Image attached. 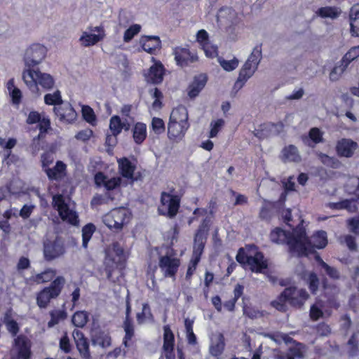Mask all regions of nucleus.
Returning <instances> with one entry per match:
<instances>
[{
    "label": "nucleus",
    "instance_id": "obj_1",
    "mask_svg": "<svg viewBox=\"0 0 359 359\" xmlns=\"http://www.w3.org/2000/svg\"><path fill=\"white\" fill-rule=\"evenodd\" d=\"M303 222L302 219L297 226L291 227L292 231H285L280 227H275L269 233V240L271 243L278 245H287L289 252L302 257L306 252V243L302 240L308 241Z\"/></svg>",
    "mask_w": 359,
    "mask_h": 359
},
{
    "label": "nucleus",
    "instance_id": "obj_2",
    "mask_svg": "<svg viewBox=\"0 0 359 359\" xmlns=\"http://www.w3.org/2000/svg\"><path fill=\"white\" fill-rule=\"evenodd\" d=\"M236 261L244 270L255 274H263L269 269V259L255 244H246L245 247L238 248Z\"/></svg>",
    "mask_w": 359,
    "mask_h": 359
},
{
    "label": "nucleus",
    "instance_id": "obj_3",
    "mask_svg": "<svg viewBox=\"0 0 359 359\" xmlns=\"http://www.w3.org/2000/svg\"><path fill=\"white\" fill-rule=\"evenodd\" d=\"M309 298V294L305 289L288 286L278 295L276 299L271 301V304L278 311L286 313L288 311L287 304L294 309H302Z\"/></svg>",
    "mask_w": 359,
    "mask_h": 359
},
{
    "label": "nucleus",
    "instance_id": "obj_4",
    "mask_svg": "<svg viewBox=\"0 0 359 359\" xmlns=\"http://www.w3.org/2000/svg\"><path fill=\"white\" fill-rule=\"evenodd\" d=\"M22 80L28 89L36 96L40 95L39 85L45 90H50L55 85L53 77L49 74L41 72L38 67L23 70Z\"/></svg>",
    "mask_w": 359,
    "mask_h": 359
},
{
    "label": "nucleus",
    "instance_id": "obj_5",
    "mask_svg": "<svg viewBox=\"0 0 359 359\" xmlns=\"http://www.w3.org/2000/svg\"><path fill=\"white\" fill-rule=\"evenodd\" d=\"M127 257L123 246L118 242H114L111 247L106 250L105 257V272L107 278L109 280H112V274L115 270H118L120 272L126 269Z\"/></svg>",
    "mask_w": 359,
    "mask_h": 359
},
{
    "label": "nucleus",
    "instance_id": "obj_6",
    "mask_svg": "<svg viewBox=\"0 0 359 359\" xmlns=\"http://www.w3.org/2000/svg\"><path fill=\"white\" fill-rule=\"evenodd\" d=\"M65 278L62 276H57L50 282L48 286H46L36 293V305L40 309H46L51 302V299H56L62 293L65 287Z\"/></svg>",
    "mask_w": 359,
    "mask_h": 359
},
{
    "label": "nucleus",
    "instance_id": "obj_7",
    "mask_svg": "<svg viewBox=\"0 0 359 359\" xmlns=\"http://www.w3.org/2000/svg\"><path fill=\"white\" fill-rule=\"evenodd\" d=\"M262 59V46L257 45L252 49V53L250 54L243 67H241L240 74H238V79L234 84L235 89H241L243 88L247 81L250 79L257 69L258 65Z\"/></svg>",
    "mask_w": 359,
    "mask_h": 359
},
{
    "label": "nucleus",
    "instance_id": "obj_8",
    "mask_svg": "<svg viewBox=\"0 0 359 359\" xmlns=\"http://www.w3.org/2000/svg\"><path fill=\"white\" fill-rule=\"evenodd\" d=\"M51 205L54 210L58 212L61 219L72 226L79 224V219L76 211L72 210L65 202V196L60 194H56L53 196V202Z\"/></svg>",
    "mask_w": 359,
    "mask_h": 359
},
{
    "label": "nucleus",
    "instance_id": "obj_9",
    "mask_svg": "<svg viewBox=\"0 0 359 359\" xmlns=\"http://www.w3.org/2000/svg\"><path fill=\"white\" fill-rule=\"evenodd\" d=\"M181 199L180 195L162 191L160 196L159 215L170 219L175 217L179 213Z\"/></svg>",
    "mask_w": 359,
    "mask_h": 359
},
{
    "label": "nucleus",
    "instance_id": "obj_10",
    "mask_svg": "<svg viewBox=\"0 0 359 359\" xmlns=\"http://www.w3.org/2000/svg\"><path fill=\"white\" fill-rule=\"evenodd\" d=\"M46 55V47L39 43L33 44L26 49L25 53V69L38 68L37 65L42 62Z\"/></svg>",
    "mask_w": 359,
    "mask_h": 359
},
{
    "label": "nucleus",
    "instance_id": "obj_11",
    "mask_svg": "<svg viewBox=\"0 0 359 359\" xmlns=\"http://www.w3.org/2000/svg\"><path fill=\"white\" fill-rule=\"evenodd\" d=\"M172 54L177 66L181 68L190 67L198 61V56L188 48L177 46L173 48Z\"/></svg>",
    "mask_w": 359,
    "mask_h": 359
},
{
    "label": "nucleus",
    "instance_id": "obj_12",
    "mask_svg": "<svg viewBox=\"0 0 359 359\" xmlns=\"http://www.w3.org/2000/svg\"><path fill=\"white\" fill-rule=\"evenodd\" d=\"M128 217L126 209L115 208L106 215L104 223L109 229L118 231H121L126 224Z\"/></svg>",
    "mask_w": 359,
    "mask_h": 359
},
{
    "label": "nucleus",
    "instance_id": "obj_13",
    "mask_svg": "<svg viewBox=\"0 0 359 359\" xmlns=\"http://www.w3.org/2000/svg\"><path fill=\"white\" fill-rule=\"evenodd\" d=\"M359 56V46H353L344 55L341 60L339 66H335L330 72V79L332 81H337L339 76L347 69L351 61L354 60Z\"/></svg>",
    "mask_w": 359,
    "mask_h": 359
},
{
    "label": "nucleus",
    "instance_id": "obj_14",
    "mask_svg": "<svg viewBox=\"0 0 359 359\" xmlns=\"http://www.w3.org/2000/svg\"><path fill=\"white\" fill-rule=\"evenodd\" d=\"M158 266L165 278H175L180 266V260L172 255H165L159 257Z\"/></svg>",
    "mask_w": 359,
    "mask_h": 359
},
{
    "label": "nucleus",
    "instance_id": "obj_15",
    "mask_svg": "<svg viewBox=\"0 0 359 359\" xmlns=\"http://www.w3.org/2000/svg\"><path fill=\"white\" fill-rule=\"evenodd\" d=\"M307 248V252L302 257H306L309 254L315 253L314 249H323L327 245V234L325 231L320 230L313 233L308 241L302 240Z\"/></svg>",
    "mask_w": 359,
    "mask_h": 359
},
{
    "label": "nucleus",
    "instance_id": "obj_16",
    "mask_svg": "<svg viewBox=\"0 0 359 359\" xmlns=\"http://www.w3.org/2000/svg\"><path fill=\"white\" fill-rule=\"evenodd\" d=\"M117 163L118 169H119L121 176L130 180L131 182H137L138 180H140V172H137V174L135 175V169H137V166L135 164L130 161L128 158L123 157L119 158L117 160Z\"/></svg>",
    "mask_w": 359,
    "mask_h": 359
},
{
    "label": "nucleus",
    "instance_id": "obj_17",
    "mask_svg": "<svg viewBox=\"0 0 359 359\" xmlns=\"http://www.w3.org/2000/svg\"><path fill=\"white\" fill-rule=\"evenodd\" d=\"M208 225L206 219L202 221L194 237L193 253L203 254L207 242Z\"/></svg>",
    "mask_w": 359,
    "mask_h": 359
},
{
    "label": "nucleus",
    "instance_id": "obj_18",
    "mask_svg": "<svg viewBox=\"0 0 359 359\" xmlns=\"http://www.w3.org/2000/svg\"><path fill=\"white\" fill-rule=\"evenodd\" d=\"M163 352L165 359H175V336L170 325L163 326Z\"/></svg>",
    "mask_w": 359,
    "mask_h": 359
},
{
    "label": "nucleus",
    "instance_id": "obj_19",
    "mask_svg": "<svg viewBox=\"0 0 359 359\" xmlns=\"http://www.w3.org/2000/svg\"><path fill=\"white\" fill-rule=\"evenodd\" d=\"M190 128V123L168 122V138L173 142H180L184 138Z\"/></svg>",
    "mask_w": 359,
    "mask_h": 359
},
{
    "label": "nucleus",
    "instance_id": "obj_20",
    "mask_svg": "<svg viewBox=\"0 0 359 359\" xmlns=\"http://www.w3.org/2000/svg\"><path fill=\"white\" fill-rule=\"evenodd\" d=\"M53 113L62 123H72L76 120L77 114L69 102L53 107Z\"/></svg>",
    "mask_w": 359,
    "mask_h": 359
},
{
    "label": "nucleus",
    "instance_id": "obj_21",
    "mask_svg": "<svg viewBox=\"0 0 359 359\" xmlns=\"http://www.w3.org/2000/svg\"><path fill=\"white\" fill-rule=\"evenodd\" d=\"M74 341H75L76 350L83 359H91L90 351V343L84 334L79 330H74L72 332Z\"/></svg>",
    "mask_w": 359,
    "mask_h": 359
},
{
    "label": "nucleus",
    "instance_id": "obj_22",
    "mask_svg": "<svg viewBox=\"0 0 359 359\" xmlns=\"http://www.w3.org/2000/svg\"><path fill=\"white\" fill-rule=\"evenodd\" d=\"M93 180H95L96 187L98 188L103 187L108 191L120 188L121 184V177H114L109 179V177L101 171L95 173V177H93Z\"/></svg>",
    "mask_w": 359,
    "mask_h": 359
},
{
    "label": "nucleus",
    "instance_id": "obj_23",
    "mask_svg": "<svg viewBox=\"0 0 359 359\" xmlns=\"http://www.w3.org/2000/svg\"><path fill=\"white\" fill-rule=\"evenodd\" d=\"M358 148V144L348 138L339 139L336 143V152L339 157L349 158L353 156Z\"/></svg>",
    "mask_w": 359,
    "mask_h": 359
},
{
    "label": "nucleus",
    "instance_id": "obj_24",
    "mask_svg": "<svg viewBox=\"0 0 359 359\" xmlns=\"http://www.w3.org/2000/svg\"><path fill=\"white\" fill-rule=\"evenodd\" d=\"M14 347L16 348V359H31V344L25 334H20L14 339Z\"/></svg>",
    "mask_w": 359,
    "mask_h": 359
},
{
    "label": "nucleus",
    "instance_id": "obj_25",
    "mask_svg": "<svg viewBox=\"0 0 359 359\" xmlns=\"http://www.w3.org/2000/svg\"><path fill=\"white\" fill-rule=\"evenodd\" d=\"M65 246L62 243L56 239L44 245V259L51 262L65 253Z\"/></svg>",
    "mask_w": 359,
    "mask_h": 359
},
{
    "label": "nucleus",
    "instance_id": "obj_26",
    "mask_svg": "<svg viewBox=\"0 0 359 359\" xmlns=\"http://www.w3.org/2000/svg\"><path fill=\"white\" fill-rule=\"evenodd\" d=\"M90 339L93 345L106 348L111 346V337L109 332L97 327L90 331Z\"/></svg>",
    "mask_w": 359,
    "mask_h": 359
},
{
    "label": "nucleus",
    "instance_id": "obj_27",
    "mask_svg": "<svg viewBox=\"0 0 359 359\" xmlns=\"http://www.w3.org/2000/svg\"><path fill=\"white\" fill-rule=\"evenodd\" d=\"M163 75H165V67L160 62H157L151 66L147 73L144 74L146 81L154 85L162 83Z\"/></svg>",
    "mask_w": 359,
    "mask_h": 359
},
{
    "label": "nucleus",
    "instance_id": "obj_28",
    "mask_svg": "<svg viewBox=\"0 0 359 359\" xmlns=\"http://www.w3.org/2000/svg\"><path fill=\"white\" fill-rule=\"evenodd\" d=\"M66 164L64 163L62 161H57L55 163V165L53 168H42L43 171L47 175L48 180L50 181H55L60 182L64 179L66 176Z\"/></svg>",
    "mask_w": 359,
    "mask_h": 359
},
{
    "label": "nucleus",
    "instance_id": "obj_29",
    "mask_svg": "<svg viewBox=\"0 0 359 359\" xmlns=\"http://www.w3.org/2000/svg\"><path fill=\"white\" fill-rule=\"evenodd\" d=\"M208 81V76L205 74H198L194 77L191 83L188 86V96L194 99L198 96L199 93L204 89Z\"/></svg>",
    "mask_w": 359,
    "mask_h": 359
},
{
    "label": "nucleus",
    "instance_id": "obj_30",
    "mask_svg": "<svg viewBox=\"0 0 359 359\" xmlns=\"http://www.w3.org/2000/svg\"><path fill=\"white\" fill-rule=\"evenodd\" d=\"M170 123H189L188 110L185 106L180 104L171 111Z\"/></svg>",
    "mask_w": 359,
    "mask_h": 359
},
{
    "label": "nucleus",
    "instance_id": "obj_31",
    "mask_svg": "<svg viewBox=\"0 0 359 359\" xmlns=\"http://www.w3.org/2000/svg\"><path fill=\"white\" fill-rule=\"evenodd\" d=\"M65 304L66 303L62 304V309H53L50 313H48L50 319L47 323L48 328H53L55 325L59 324L60 322L67 318V312L66 311Z\"/></svg>",
    "mask_w": 359,
    "mask_h": 359
},
{
    "label": "nucleus",
    "instance_id": "obj_32",
    "mask_svg": "<svg viewBox=\"0 0 359 359\" xmlns=\"http://www.w3.org/2000/svg\"><path fill=\"white\" fill-rule=\"evenodd\" d=\"M142 47L143 50L147 53L154 54V52L161 47L159 36H143L142 39Z\"/></svg>",
    "mask_w": 359,
    "mask_h": 359
},
{
    "label": "nucleus",
    "instance_id": "obj_33",
    "mask_svg": "<svg viewBox=\"0 0 359 359\" xmlns=\"http://www.w3.org/2000/svg\"><path fill=\"white\" fill-rule=\"evenodd\" d=\"M132 137L137 144H142L147 138V125L142 122H136L132 128Z\"/></svg>",
    "mask_w": 359,
    "mask_h": 359
},
{
    "label": "nucleus",
    "instance_id": "obj_34",
    "mask_svg": "<svg viewBox=\"0 0 359 359\" xmlns=\"http://www.w3.org/2000/svg\"><path fill=\"white\" fill-rule=\"evenodd\" d=\"M283 161L285 162L298 163L301 161L299 151L297 147L293 144L283 147L282 151Z\"/></svg>",
    "mask_w": 359,
    "mask_h": 359
},
{
    "label": "nucleus",
    "instance_id": "obj_35",
    "mask_svg": "<svg viewBox=\"0 0 359 359\" xmlns=\"http://www.w3.org/2000/svg\"><path fill=\"white\" fill-rule=\"evenodd\" d=\"M123 331H125V336L123 337V346L128 349L135 346L137 344V339H135V325H123Z\"/></svg>",
    "mask_w": 359,
    "mask_h": 359
},
{
    "label": "nucleus",
    "instance_id": "obj_36",
    "mask_svg": "<svg viewBox=\"0 0 359 359\" xmlns=\"http://www.w3.org/2000/svg\"><path fill=\"white\" fill-rule=\"evenodd\" d=\"M55 275L56 271L55 269L48 268L40 273H36L34 276H32L29 280H30L31 282L39 285L50 281L52 282L54 280V276Z\"/></svg>",
    "mask_w": 359,
    "mask_h": 359
},
{
    "label": "nucleus",
    "instance_id": "obj_37",
    "mask_svg": "<svg viewBox=\"0 0 359 359\" xmlns=\"http://www.w3.org/2000/svg\"><path fill=\"white\" fill-rule=\"evenodd\" d=\"M105 36L106 34L104 33L89 34L88 32H83L81 38H79V41H81V44L84 47H90L102 41Z\"/></svg>",
    "mask_w": 359,
    "mask_h": 359
},
{
    "label": "nucleus",
    "instance_id": "obj_38",
    "mask_svg": "<svg viewBox=\"0 0 359 359\" xmlns=\"http://www.w3.org/2000/svg\"><path fill=\"white\" fill-rule=\"evenodd\" d=\"M330 207L334 210H347L350 212H354L357 210L355 200L345 199L339 202H334L330 204Z\"/></svg>",
    "mask_w": 359,
    "mask_h": 359
},
{
    "label": "nucleus",
    "instance_id": "obj_39",
    "mask_svg": "<svg viewBox=\"0 0 359 359\" xmlns=\"http://www.w3.org/2000/svg\"><path fill=\"white\" fill-rule=\"evenodd\" d=\"M317 15L325 18H330L331 19H337L339 18L341 11L339 7L335 6H325L318 8L316 11Z\"/></svg>",
    "mask_w": 359,
    "mask_h": 359
},
{
    "label": "nucleus",
    "instance_id": "obj_40",
    "mask_svg": "<svg viewBox=\"0 0 359 359\" xmlns=\"http://www.w3.org/2000/svg\"><path fill=\"white\" fill-rule=\"evenodd\" d=\"M4 324L6 325V330L8 331L12 336L16 337L18 332L20 331V326L18 323L11 318V313L8 311L4 316Z\"/></svg>",
    "mask_w": 359,
    "mask_h": 359
},
{
    "label": "nucleus",
    "instance_id": "obj_41",
    "mask_svg": "<svg viewBox=\"0 0 359 359\" xmlns=\"http://www.w3.org/2000/svg\"><path fill=\"white\" fill-rule=\"evenodd\" d=\"M202 255L203 254L192 253L189 263H188L187 273H185V279H187V280H191L193 277V275L196 271L197 266H198L201 260Z\"/></svg>",
    "mask_w": 359,
    "mask_h": 359
},
{
    "label": "nucleus",
    "instance_id": "obj_42",
    "mask_svg": "<svg viewBox=\"0 0 359 359\" xmlns=\"http://www.w3.org/2000/svg\"><path fill=\"white\" fill-rule=\"evenodd\" d=\"M45 104L48 106H60L65 104L62 99V94L59 90H56L53 93H47L44 95Z\"/></svg>",
    "mask_w": 359,
    "mask_h": 359
},
{
    "label": "nucleus",
    "instance_id": "obj_43",
    "mask_svg": "<svg viewBox=\"0 0 359 359\" xmlns=\"http://www.w3.org/2000/svg\"><path fill=\"white\" fill-rule=\"evenodd\" d=\"M88 320V313L85 311H79L73 313L72 324L74 326L79 328H83L87 325Z\"/></svg>",
    "mask_w": 359,
    "mask_h": 359
},
{
    "label": "nucleus",
    "instance_id": "obj_44",
    "mask_svg": "<svg viewBox=\"0 0 359 359\" xmlns=\"http://www.w3.org/2000/svg\"><path fill=\"white\" fill-rule=\"evenodd\" d=\"M94 232H95V225L92 223H89L82 227V247H83L84 249H87L88 243L93 236Z\"/></svg>",
    "mask_w": 359,
    "mask_h": 359
},
{
    "label": "nucleus",
    "instance_id": "obj_45",
    "mask_svg": "<svg viewBox=\"0 0 359 359\" xmlns=\"http://www.w3.org/2000/svg\"><path fill=\"white\" fill-rule=\"evenodd\" d=\"M307 285L311 294L316 295L318 290L319 289L320 280L315 272L311 271L309 273L307 278Z\"/></svg>",
    "mask_w": 359,
    "mask_h": 359
},
{
    "label": "nucleus",
    "instance_id": "obj_46",
    "mask_svg": "<svg viewBox=\"0 0 359 359\" xmlns=\"http://www.w3.org/2000/svg\"><path fill=\"white\" fill-rule=\"evenodd\" d=\"M109 130L111 135L117 137L121 133V120L119 116L114 115L109 119Z\"/></svg>",
    "mask_w": 359,
    "mask_h": 359
},
{
    "label": "nucleus",
    "instance_id": "obj_47",
    "mask_svg": "<svg viewBox=\"0 0 359 359\" xmlns=\"http://www.w3.org/2000/svg\"><path fill=\"white\" fill-rule=\"evenodd\" d=\"M151 128L154 134L157 135H161L165 131V122L161 118L154 117L151 118Z\"/></svg>",
    "mask_w": 359,
    "mask_h": 359
},
{
    "label": "nucleus",
    "instance_id": "obj_48",
    "mask_svg": "<svg viewBox=\"0 0 359 359\" xmlns=\"http://www.w3.org/2000/svg\"><path fill=\"white\" fill-rule=\"evenodd\" d=\"M140 29L141 27L140 25L134 24L130 25V27L126 30L125 34H123V41L126 43L130 42L132 39L140 32Z\"/></svg>",
    "mask_w": 359,
    "mask_h": 359
},
{
    "label": "nucleus",
    "instance_id": "obj_49",
    "mask_svg": "<svg viewBox=\"0 0 359 359\" xmlns=\"http://www.w3.org/2000/svg\"><path fill=\"white\" fill-rule=\"evenodd\" d=\"M322 308V302H317L316 304L311 305L310 309V317L311 320L316 321L323 317Z\"/></svg>",
    "mask_w": 359,
    "mask_h": 359
},
{
    "label": "nucleus",
    "instance_id": "obj_50",
    "mask_svg": "<svg viewBox=\"0 0 359 359\" xmlns=\"http://www.w3.org/2000/svg\"><path fill=\"white\" fill-rule=\"evenodd\" d=\"M82 117L84 121L93 124L96 121L95 114L93 112V109L88 105H83L81 108Z\"/></svg>",
    "mask_w": 359,
    "mask_h": 359
},
{
    "label": "nucleus",
    "instance_id": "obj_51",
    "mask_svg": "<svg viewBox=\"0 0 359 359\" xmlns=\"http://www.w3.org/2000/svg\"><path fill=\"white\" fill-rule=\"evenodd\" d=\"M201 46L207 57L215 58L218 55V47L215 45H213L211 43H208Z\"/></svg>",
    "mask_w": 359,
    "mask_h": 359
},
{
    "label": "nucleus",
    "instance_id": "obj_52",
    "mask_svg": "<svg viewBox=\"0 0 359 359\" xmlns=\"http://www.w3.org/2000/svg\"><path fill=\"white\" fill-rule=\"evenodd\" d=\"M219 62H220L222 68L227 72L233 71L238 66V60L236 57L229 60L221 59L219 60Z\"/></svg>",
    "mask_w": 359,
    "mask_h": 359
},
{
    "label": "nucleus",
    "instance_id": "obj_53",
    "mask_svg": "<svg viewBox=\"0 0 359 359\" xmlns=\"http://www.w3.org/2000/svg\"><path fill=\"white\" fill-rule=\"evenodd\" d=\"M224 125V121L222 118H218L215 121H212L210 123V138H214L215 137L218 133L219 131L221 130L222 127H223Z\"/></svg>",
    "mask_w": 359,
    "mask_h": 359
},
{
    "label": "nucleus",
    "instance_id": "obj_54",
    "mask_svg": "<svg viewBox=\"0 0 359 359\" xmlns=\"http://www.w3.org/2000/svg\"><path fill=\"white\" fill-rule=\"evenodd\" d=\"M308 137L314 144L321 143L323 141V133L316 127L311 128L310 130H309Z\"/></svg>",
    "mask_w": 359,
    "mask_h": 359
},
{
    "label": "nucleus",
    "instance_id": "obj_55",
    "mask_svg": "<svg viewBox=\"0 0 359 359\" xmlns=\"http://www.w3.org/2000/svg\"><path fill=\"white\" fill-rule=\"evenodd\" d=\"M348 346H350L349 353L350 356H356L359 353L358 341L356 339L355 334H353L348 340Z\"/></svg>",
    "mask_w": 359,
    "mask_h": 359
},
{
    "label": "nucleus",
    "instance_id": "obj_56",
    "mask_svg": "<svg viewBox=\"0 0 359 359\" xmlns=\"http://www.w3.org/2000/svg\"><path fill=\"white\" fill-rule=\"evenodd\" d=\"M220 341L217 342V344L210 346V352L212 356L219 357L224 352V337L222 334L220 335Z\"/></svg>",
    "mask_w": 359,
    "mask_h": 359
},
{
    "label": "nucleus",
    "instance_id": "obj_57",
    "mask_svg": "<svg viewBox=\"0 0 359 359\" xmlns=\"http://www.w3.org/2000/svg\"><path fill=\"white\" fill-rule=\"evenodd\" d=\"M59 347L65 353H69L71 352L72 346L67 332H65L61 339H60Z\"/></svg>",
    "mask_w": 359,
    "mask_h": 359
},
{
    "label": "nucleus",
    "instance_id": "obj_58",
    "mask_svg": "<svg viewBox=\"0 0 359 359\" xmlns=\"http://www.w3.org/2000/svg\"><path fill=\"white\" fill-rule=\"evenodd\" d=\"M347 226L351 233L359 236V215L358 217L348 219Z\"/></svg>",
    "mask_w": 359,
    "mask_h": 359
},
{
    "label": "nucleus",
    "instance_id": "obj_59",
    "mask_svg": "<svg viewBox=\"0 0 359 359\" xmlns=\"http://www.w3.org/2000/svg\"><path fill=\"white\" fill-rule=\"evenodd\" d=\"M39 134L37 138H40V136L43 134L48 133V130L50 128V121L48 118H42V120L38 121Z\"/></svg>",
    "mask_w": 359,
    "mask_h": 359
},
{
    "label": "nucleus",
    "instance_id": "obj_60",
    "mask_svg": "<svg viewBox=\"0 0 359 359\" xmlns=\"http://www.w3.org/2000/svg\"><path fill=\"white\" fill-rule=\"evenodd\" d=\"M71 306L69 308L70 311H73L76 306L79 305V301L80 299V288L79 286H76L75 288H74V290L72 292H71Z\"/></svg>",
    "mask_w": 359,
    "mask_h": 359
},
{
    "label": "nucleus",
    "instance_id": "obj_61",
    "mask_svg": "<svg viewBox=\"0 0 359 359\" xmlns=\"http://www.w3.org/2000/svg\"><path fill=\"white\" fill-rule=\"evenodd\" d=\"M43 118L37 111H32L29 112L27 118H26V123L28 125H33L42 120Z\"/></svg>",
    "mask_w": 359,
    "mask_h": 359
},
{
    "label": "nucleus",
    "instance_id": "obj_62",
    "mask_svg": "<svg viewBox=\"0 0 359 359\" xmlns=\"http://www.w3.org/2000/svg\"><path fill=\"white\" fill-rule=\"evenodd\" d=\"M196 41H198L201 45L210 43V38L208 37V34L206 30H198V33H196Z\"/></svg>",
    "mask_w": 359,
    "mask_h": 359
},
{
    "label": "nucleus",
    "instance_id": "obj_63",
    "mask_svg": "<svg viewBox=\"0 0 359 359\" xmlns=\"http://www.w3.org/2000/svg\"><path fill=\"white\" fill-rule=\"evenodd\" d=\"M53 163V156L51 154L46 151L41 154V167L42 168H49V165Z\"/></svg>",
    "mask_w": 359,
    "mask_h": 359
},
{
    "label": "nucleus",
    "instance_id": "obj_64",
    "mask_svg": "<svg viewBox=\"0 0 359 359\" xmlns=\"http://www.w3.org/2000/svg\"><path fill=\"white\" fill-rule=\"evenodd\" d=\"M243 314L244 316L250 318H256L258 315V311L255 310L252 306H248L246 304L243 303Z\"/></svg>",
    "mask_w": 359,
    "mask_h": 359
}]
</instances>
